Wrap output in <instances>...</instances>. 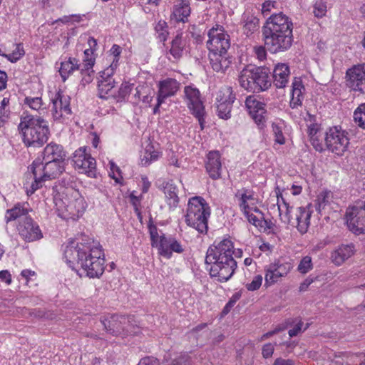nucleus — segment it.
Returning a JSON list of instances; mask_svg holds the SVG:
<instances>
[{"label":"nucleus","instance_id":"1","mask_svg":"<svg viewBox=\"0 0 365 365\" xmlns=\"http://www.w3.org/2000/svg\"><path fill=\"white\" fill-rule=\"evenodd\" d=\"M262 31L264 45L272 53L287 51L292 45V22L282 12L272 14Z\"/></svg>","mask_w":365,"mask_h":365},{"label":"nucleus","instance_id":"2","mask_svg":"<svg viewBox=\"0 0 365 365\" xmlns=\"http://www.w3.org/2000/svg\"><path fill=\"white\" fill-rule=\"evenodd\" d=\"M233 244L227 239L217 245H211L207 250L205 263L211 264L210 274L217 277L220 282H227L233 275L237 262L233 257Z\"/></svg>","mask_w":365,"mask_h":365},{"label":"nucleus","instance_id":"3","mask_svg":"<svg viewBox=\"0 0 365 365\" xmlns=\"http://www.w3.org/2000/svg\"><path fill=\"white\" fill-rule=\"evenodd\" d=\"M208 36L207 46L212 68L216 72L223 73L231 63L227 56V49L230 47V36L222 26L217 25L209 31Z\"/></svg>","mask_w":365,"mask_h":365},{"label":"nucleus","instance_id":"4","mask_svg":"<svg viewBox=\"0 0 365 365\" xmlns=\"http://www.w3.org/2000/svg\"><path fill=\"white\" fill-rule=\"evenodd\" d=\"M18 130L26 147H41L50 134L48 122L38 115H21Z\"/></svg>","mask_w":365,"mask_h":365},{"label":"nucleus","instance_id":"5","mask_svg":"<svg viewBox=\"0 0 365 365\" xmlns=\"http://www.w3.org/2000/svg\"><path fill=\"white\" fill-rule=\"evenodd\" d=\"M68 251V257H65L69 266L73 269V264L76 262L81 267L83 274L90 277L95 278L101 276L104 272V254L102 249H94L86 252Z\"/></svg>","mask_w":365,"mask_h":365},{"label":"nucleus","instance_id":"6","mask_svg":"<svg viewBox=\"0 0 365 365\" xmlns=\"http://www.w3.org/2000/svg\"><path fill=\"white\" fill-rule=\"evenodd\" d=\"M269 73L268 68L248 65L240 72L239 83L248 91H263L268 89L272 84Z\"/></svg>","mask_w":365,"mask_h":365},{"label":"nucleus","instance_id":"7","mask_svg":"<svg viewBox=\"0 0 365 365\" xmlns=\"http://www.w3.org/2000/svg\"><path fill=\"white\" fill-rule=\"evenodd\" d=\"M210 215V209L205 200L200 196L193 197L187 204L185 222L200 233H207V220Z\"/></svg>","mask_w":365,"mask_h":365},{"label":"nucleus","instance_id":"8","mask_svg":"<svg viewBox=\"0 0 365 365\" xmlns=\"http://www.w3.org/2000/svg\"><path fill=\"white\" fill-rule=\"evenodd\" d=\"M35 160L29 168L34 175V181L31 188V193L42 186V182L46 180L56 179L65 170V162Z\"/></svg>","mask_w":365,"mask_h":365},{"label":"nucleus","instance_id":"9","mask_svg":"<svg viewBox=\"0 0 365 365\" xmlns=\"http://www.w3.org/2000/svg\"><path fill=\"white\" fill-rule=\"evenodd\" d=\"M281 198L286 209L285 215L282 216L281 205L279 204V200L278 199L277 205L281 220L285 224L292 225L293 226L296 224V227L301 234L306 233L310 224L311 212L305 207H299L297 208L296 218L293 219L289 215L291 210H292V207H290L282 197Z\"/></svg>","mask_w":365,"mask_h":365},{"label":"nucleus","instance_id":"10","mask_svg":"<svg viewBox=\"0 0 365 365\" xmlns=\"http://www.w3.org/2000/svg\"><path fill=\"white\" fill-rule=\"evenodd\" d=\"M324 141L327 149L339 156L345 153L349 144L347 133L337 127L329 128L326 132Z\"/></svg>","mask_w":365,"mask_h":365},{"label":"nucleus","instance_id":"11","mask_svg":"<svg viewBox=\"0 0 365 365\" xmlns=\"http://www.w3.org/2000/svg\"><path fill=\"white\" fill-rule=\"evenodd\" d=\"M185 100L192 114L198 120L201 129L204 128L205 107L200 99L199 90L191 86L184 88Z\"/></svg>","mask_w":365,"mask_h":365},{"label":"nucleus","instance_id":"12","mask_svg":"<svg viewBox=\"0 0 365 365\" xmlns=\"http://www.w3.org/2000/svg\"><path fill=\"white\" fill-rule=\"evenodd\" d=\"M346 220L353 233H365V200L346 210Z\"/></svg>","mask_w":365,"mask_h":365},{"label":"nucleus","instance_id":"13","mask_svg":"<svg viewBox=\"0 0 365 365\" xmlns=\"http://www.w3.org/2000/svg\"><path fill=\"white\" fill-rule=\"evenodd\" d=\"M235 94L231 86L222 87L217 93V115L222 119H229L231 117L232 103L235 100Z\"/></svg>","mask_w":365,"mask_h":365},{"label":"nucleus","instance_id":"14","mask_svg":"<svg viewBox=\"0 0 365 365\" xmlns=\"http://www.w3.org/2000/svg\"><path fill=\"white\" fill-rule=\"evenodd\" d=\"M75 168L80 172L92 177L95 175L96 160L86 153V148L82 147L75 151L73 156Z\"/></svg>","mask_w":365,"mask_h":365},{"label":"nucleus","instance_id":"15","mask_svg":"<svg viewBox=\"0 0 365 365\" xmlns=\"http://www.w3.org/2000/svg\"><path fill=\"white\" fill-rule=\"evenodd\" d=\"M347 85L354 91L365 94V63L354 66L346 71Z\"/></svg>","mask_w":365,"mask_h":365},{"label":"nucleus","instance_id":"16","mask_svg":"<svg viewBox=\"0 0 365 365\" xmlns=\"http://www.w3.org/2000/svg\"><path fill=\"white\" fill-rule=\"evenodd\" d=\"M292 265L289 262L280 261L271 263L265 268V285L270 286L278 282L279 279L285 277L290 271Z\"/></svg>","mask_w":365,"mask_h":365},{"label":"nucleus","instance_id":"17","mask_svg":"<svg viewBox=\"0 0 365 365\" xmlns=\"http://www.w3.org/2000/svg\"><path fill=\"white\" fill-rule=\"evenodd\" d=\"M23 217L17 226L19 233L22 238L26 242H33L41 239L43 235L38 225L34 224L29 216Z\"/></svg>","mask_w":365,"mask_h":365},{"label":"nucleus","instance_id":"18","mask_svg":"<svg viewBox=\"0 0 365 365\" xmlns=\"http://www.w3.org/2000/svg\"><path fill=\"white\" fill-rule=\"evenodd\" d=\"M79 242L74 245L73 242H71L66 246L64 250V257H68V251H76V253H80V252H89L94 249H101V246L98 242H95L89 236L82 234L78 239Z\"/></svg>","mask_w":365,"mask_h":365},{"label":"nucleus","instance_id":"19","mask_svg":"<svg viewBox=\"0 0 365 365\" xmlns=\"http://www.w3.org/2000/svg\"><path fill=\"white\" fill-rule=\"evenodd\" d=\"M70 97L64 95L63 92L59 90L52 98V112L56 118L61 117L63 113L70 114L71 110L70 108Z\"/></svg>","mask_w":365,"mask_h":365},{"label":"nucleus","instance_id":"20","mask_svg":"<svg viewBox=\"0 0 365 365\" xmlns=\"http://www.w3.org/2000/svg\"><path fill=\"white\" fill-rule=\"evenodd\" d=\"M205 168L210 178L217 180L221 177L222 163L218 151H210L207 155Z\"/></svg>","mask_w":365,"mask_h":365},{"label":"nucleus","instance_id":"21","mask_svg":"<svg viewBox=\"0 0 365 365\" xmlns=\"http://www.w3.org/2000/svg\"><path fill=\"white\" fill-rule=\"evenodd\" d=\"M125 315L113 314L109 317L101 319V322L106 332L117 336L122 334L121 324L125 322Z\"/></svg>","mask_w":365,"mask_h":365},{"label":"nucleus","instance_id":"22","mask_svg":"<svg viewBox=\"0 0 365 365\" xmlns=\"http://www.w3.org/2000/svg\"><path fill=\"white\" fill-rule=\"evenodd\" d=\"M43 160L65 162L66 152L63 147L56 143H48L43 151Z\"/></svg>","mask_w":365,"mask_h":365},{"label":"nucleus","instance_id":"23","mask_svg":"<svg viewBox=\"0 0 365 365\" xmlns=\"http://www.w3.org/2000/svg\"><path fill=\"white\" fill-rule=\"evenodd\" d=\"M158 96L159 98L165 100L173 96L180 88V83L175 78H168L159 81Z\"/></svg>","mask_w":365,"mask_h":365},{"label":"nucleus","instance_id":"24","mask_svg":"<svg viewBox=\"0 0 365 365\" xmlns=\"http://www.w3.org/2000/svg\"><path fill=\"white\" fill-rule=\"evenodd\" d=\"M289 68L286 63H278L273 71V83L277 88H283L288 83Z\"/></svg>","mask_w":365,"mask_h":365},{"label":"nucleus","instance_id":"25","mask_svg":"<svg viewBox=\"0 0 365 365\" xmlns=\"http://www.w3.org/2000/svg\"><path fill=\"white\" fill-rule=\"evenodd\" d=\"M70 191L71 192V195L73 200L70 201L66 205V210L72 215H77L78 217L85 211L86 203L84 200V198L78 191L73 190L72 189Z\"/></svg>","mask_w":365,"mask_h":365},{"label":"nucleus","instance_id":"26","mask_svg":"<svg viewBox=\"0 0 365 365\" xmlns=\"http://www.w3.org/2000/svg\"><path fill=\"white\" fill-rule=\"evenodd\" d=\"M292 98L289 102V106L292 108H297L298 106H302L303 99V93L305 90L300 78H294L292 84Z\"/></svg>","mask_w":365,"mask_h":365},{"label":"nucleus","instance_id":"27","mask_svg":"<svg viewBox=\"0 0 365 365\" xmlns=\"http://www.w3.org/2000/svg\"><path fill=\"white\" fill-rule=\"evenodd\" d=\"M354 249L352 244L339 246L331 254L332 262L336 265H341L354 254Z\"/></svg>","mask_w":365,"mask_h":365},{"label":"nucleus","instance_id":"28","mask_svg":"<svg viewBox=\"0 0 365 365\" xmlns=\"http://www.w3.org/2000/svg\"><path fill=\"white\" fill-rule=\"evenodd\" d=\"M185 47V41L182 38V33H178L170 42V48L168 52L173 58L174 61H178L182 56Z\"/></svg>","mask_w":365,"mask_h":365},{"label":"nucleus","instance_id":"29","mask_svg":"<svg viewBox=\"0 0 365 365\" xmlns=\"http://www.w3.org/2000/svg\"><path fill=\"white\" fill-rule=\"evenodd\" d=\"M190 14V7L189 4L181 0V2L175 5L171 15V20H175L177 22L185 23L187 21L188 17Z\"/></svg>","mask_w":365,"mask_h":365},{"label":"nucleus","instance_id":"30","mask_svg":"<svg viewBox=\"0 0 365 365\" xmlns=\"http://www.w3.org/2000/svg\"><path fill=\"white\" fill-rule=\"evenodd\" d=\"M245 216L247 217L249 222L255 225L260 231L266 232L271 229L272 227V223L271 221L265 220L264 215L258 216L253 214L252 212H250L247 213V215Z\"/></svg>","mask_w":365,"mask_h":365},{"label":"nucleus","instance_id":"31","mask_svg":"<svg viewBox=\"0 0 365 365\" xmlns=\"http://www.w3.org/2000/svg\"><path fill=\"white\" fill-rule=\"evenodd\" d=\"M168 204L170 208H175L179 202L177 187L171 182H168L163 187Z\"/></svg>","mask_w":365,"mask_h":365},{"label":"nucleus","instance_id":"32","mask_svg":"<svg viewBox=\"0 0 365 365\" xmlns=\"http://www.w3.org/2000/svg\"><path fill=\"white\" fill-rule=\"evenodd\" d=\"M78 61L75 58H69L68 61L61 63L59 72L63 81H65L73 71L79 69Z\"/></svg>","mask_w":365,"mask_h":365},{"label":"nucleus","instance_id":"33","mask_svg":"<svg viewBox=\"0 0 365 365\" xmlns=\"http://www.w3.org/2000/svg\"><path fill=\"white\" fill-rule=\"evenodd\" d=\"M23 217H28V210L20 205H17L13 208L7 210L5 220L7 223L16 219H18L19 222L23 220Z\"/></svg>","mask_w":365,"mask_h":365},{"label":"nucleus","instance_id":"34","mask_svg":"<svg viewBox=\"0 0 365 365\" xmlns=\"http://www.w3.org/2000/svg\"><path fill=\"white\" fill-rule=\"evenodd\" d=\"M94 59H87L85 61L83 68L81 69V74L82 76L81 84L86 86L90 83L93 79V70Z\"/></svg>","mask_w":365,"mask_h":365},{"label":"nucleus","instance_id":"35","mask_svg":"<svg viewBox=\"0 0 365 365\" xmlns=\"http://www.w3.org/2000/svg\"><path fill=\"white\" fill-rule=\"evenodd\" d=\"M245 24L243 26L244 34L247 36L252 34L259 28V20L253 15H247L244 17Z\"/></svg>","mask_w":365,"mask_h":365},{"label":"nucleus","instance_id":"36","mask_svg":"<svg viewBox=\"0 0 365 365\" xmlns=\"http://www.w3.org/2000/svg\"><path fill=\"white\" fill-rule=\"evenodd\" d=\"M170 241L171 238H167L163 234L160 236L158 245L154 247L158 248V254L168 259L170 258L172 256V252H170Z\"/></svg>","mask_w":365,"mask_h":365},{"label":"nucleus","instance_id":"37","mask_svg":"<svg viewBox=\"0 0 365 365\" xmlns=\"http://www.w3.org/2000/svg\"><path fill=\"white\" fill-rule=\"evenodd\" d=\"M245 105L250 115L257 113L259 109H264L265 105L262 102L258 101L254 96H250L247 97L245 101Z\"/></svg>","mask_w":365,"mask_h":365},{"label":"nucleus","instance_id":"38","mask_svg":"<svg viewBox=\"0 0 365 365\" xmlns=\"http://www.w3.org/2000/svg\"><path fill=\"white\" fill-rule=\"evenodd\" d=\"M115 80H105L98 81V96L101 98H107L109 91L114 88Z\"/></svg>","mask_w":365,"mask_h":365},{"label":"nucleus","instance_id":"39","mask_svg":"<svg viewBox=\"0 0 365 365\" xmlns=\"http://www.w3.org/2000/svg\"><path fill=\"white\" fill-rule=\"evenodd\" d=\"M158 158V153L153 150L152 145H148L141 158V164L144 166L149 165L152 162L156 160Z\"/></svg>","mask_w":365,"mask_h":365},{"label":"nucleus","instance_id":"40","mask_svg":"<svg viewBox=\"0 0 365 365\" xmlns=\"http://www.w3.org/2000/svg\"><path fill=\"white\" fill-rule=\"evenodd\" d=\"M327 2L326 0H317L313 5V14L317 18H322L327 12Z\"/></svg>","mask_w":365,"mask_h":365},{"label":"nucleus","instance_id":"41","mask_svg":"<svg viewBox=\"0 0 365 365\" xmlns=\"http://www.w3.org/2000/svg\"><path fill=\"white\" fill-rule=\"evenodd\" d=\"M16 46V48L11 53L2 55V56L6 58L11 63H16L25 54L22 43H17Z\"/></svg>","mask_w":365,"mask_h":365},{"label":"nucleus","instance_id":"42","mask_svg":"<svg viewBox=\"0 0 365 365\" xmlns=\"http://www.w3.org/2000/svg\"><path fill=\"white\" fill-rule=\"evenodd\" d=\"M155 30L158 34V38L160 41L165 42L168 36V24L165 21H159L155 26Z\"/></svg>","mask_w":365,"mask_h":365},{"label":"nucleus","instance_id":"43","mask_svg":"<svg viewBox=\"0 0 365 365\" xmlns=\"http://www.w3.org/2000/svg\"><path fill=\"white\" fill-rule=\"evenodd\" d=\"M354 119L358 125L365 129V103L359 105L354 113Z\"/></svg>","mask_w":365,"mask_h":365},{"label":"nucleus","instance_id":"44","mask_svg":"<svg viewBox=\"0 0 365 365\" xmlns=\"http://www.w3.org/2000/svg\"><path fill=\"white\" fill-rule=\"evenodd\" d=\"M332 198V193L328 191L322 192L317 197V210L320 212L324 209L325 205L329 202Z\"/></svg>","mask_w":365,"mask_h":365},{"label":"nucleus","instance_id":"45","mask_svg":"<svg viewBox=\"0 0 365 365\" xmlns=\"http://www.w3.org/2000/svg\"><path fill=\"white\" fill-rule=\"evenodd\" d=\"M148 230L150 235L151 246L153 247L158 245V242L160 240V236L158 232V228L156 225L153 224V220L150 217L148 223Z\"/></svg>","mask_w":365,"mask_h":365},{"label":"nucleus","instance_id":"46","mask_svg":"<svg viewBox=\"0 0 365 365\" xmlns=\"http://www.w3.org/2000/svg\"><path fill=\"white\" fill-rule=\"evenodd\" d=\"M312 258L309 256L304 257L297 267L298 271L302 274H306L312 269Z\"/></svg>","mask_w":365,"mask_h":365},{"label":"nucleus","instance_id":"47","mask_svg":"<svg viewBox=\"0 0 365 365\" xmlns=\"http://www.w3.org/2000/svg\"><path fill=\"white\" fill-rule=\"evenodd\" d=\"M133 87V84H130L128 82L123 83L118 90V98L121 101L125 100L130 93Z\"/></svg>","mask_w":365,"mask_h":365},{"label":"nucleus","instance_id":"48","mask_svg":"<svg viewBox=\"0 0 365 365\" xmlns=\"http://www.w3.org/2000/svg\"><path fill=\"white\" fill-rule=\"evenodd\" d=\"M24 103L28 105L31 109L38 110L42 106V100L41 98L39 97H26Z\"/></svg>","mask_w":365,"mask_h":365},{"label":"nucleus","instance_id":"49","mask_svg":"<svg viewBox=\"0 0 365 365\" xmlns=\"http://www.w3.org/2000/svg\"><path fill=\"white\" fill-rule=\"evenodd\" d=\"M240 297L241 294L240 292L235 293L225 306L224 309H222V314L224 315L227 314L230 312L232 307L235 305L237 301L240 299Z\"/></svg>","mask_w":365,"mask_h":365},{"label":"nucleus","instance_id":"50","mask_svg":"<svg viewBox=\"0 0 365 365\" xmlns=\"http://www.w3.org/2000/svg\"><path fill=\"white\" fill-rule=\"evenodd\" d=\"M115 67L116 64H115V66L111 64L109 67L101 71L100 73V78H98V81L114 80L113 75Z\"/></svg>","mask_w":365,"mask_h":365},{"label":"nucleus","instance_id":"51","mask_svg":"<svg viewBox=\"0 0 365 365\" xmlns=\"http://www.w3.org/2000/svg\"><path fill=\"white\" fill-rule=\"evenodd\" d=\"M266 113V110L264 109H259V110L257 111V113H254L251 114V117L255 120V122L259 125V126H263L264 123L265 122V116L264 114Z\"/></svg>","mask_w":365,"mask_h":365},{"label":"nucleus","instance_id":"52","mask_svg":"<svg viewBox=\"0 0 365 365\" xmlns=\"http://www.w3.org/2000/svg\"><path fill=\"white\" fill-rule=\"evenodd\" d=\"M133 317L130 316H125V322L122 323V334H128L131 333L132 328L133 327Z\"/></svg>","mask_w":365,"mask_h":365},{"label":"nucleus","instance_id":"53","mask_svg":"<svg viewBox=\"0 0 365 365\" xmlns=\"http://www.w3.org/2000/svg\"><path fill=\"white\" fill-rule=\"evenodd\" d=\"M272 130L275 136V142L280 145L284 144L285 139L281 128L276 124H272Z\"/></svg>","mask_w":365,"mask_h":365},{"label":"nucleus","instance_id":"54","mask_svg":"<svg viewBox=\"0 0 365 365\" xmlns=\"http://www.w3.org/2000/svg\"><path fill=\"white\" fill-rule=\"evenodd\" d=\"M262 282V277L261 275H257L254 277L251 283H248L246 284V288L249 291H255L260 287Z\"/></svg>","mask_w":365,"mask_h":365},{"label":"nucleus","instance_id":"55","mask_svg":"<svg viewBox=\"0 0 365 365\" xmlns=\"http://www.w3.org/2000/svg\"><path fill=\"white\" fill-rule=\"evenodd\" d=\"M88 43L90 46L89 48H87L84 51V54H85V56H86V58L84 60V61L87 59H93L92 58H89V56L93 53V51L96 50V47L97 46V41L96 40L93 38V37H90L88 40Z\"/></svg>","mask_w":365,"mask_h":365},{"label":"nucleus","instance_id":"56","mask_svg":"<svg viewBox=\"0 0 365 365\" xmlns=\"http://www.w3.org/2000/svg\"><path fill=\"white\" fill-rule=\"evenodd\" d=\"M190 357L188 354H181L179 357L174 359L171 365H190Z\"/></svg>","mask_w":365,"mask_h":365},{"label":"nucleus","instance_id":"57","mask_svg":"<svg viewBox=\"0 0 365 365\" xmlns=\"http://www.w3.org/2000/svg\"><path fill=\"white\" fill-rule=\"evenodd\" d=\"M266 46H255L254 50L255 53L257 57V58L260 61H262L266 58L267 56V51H266Z\"/></svg>","mask_w":365,"mask_h":365},{"label":"nucleus","instance_id":"58","mask_svg":"<svg viewBox=\"0 0 365 365\" xmlns=\"http://www.w3.org/2000/svg\"><path fill=\"white\" fill-rule=\"evenodd\" d=\"M110 51L114 56V59L112 63L113 66H115V64L117 65V62L118 61L119 59V56L121 53V48L117 44H114L112 46Z\"/></svg>","mask_w":365,"mask_h":365},{"label":"nucleus","instance_id":"59","mask_svg":"<svg viewBox=\"0 0 365 365\" xmlns=\"http://www.w3.org/2000/svg\"><path fill=\"white\" fill-rule=\"evenodd\" d=\"M274 352V346L272 344H266L262 347V356L264 358H269L272 356V354Z\"/></svg>","mask_w":365,"mask_h":365},{"label":"nucleus","instance_id":"60","mask_svg":"<svg viewBox=\"0 0 365 365\" xmlns=\"http://www.w3.org/2000/svg\"><path fill=\"white\" fill-rule=\"evenodd\" d=\"M170 248L171 252L182 253L183 252L181 245L174 238H171Z\"/></svg>","mask_w":365,"mask_h":365},{"label":"nucleus","instance_id":"61","mask_svg":"<svg viewBox=\"0 0 365 365\" xmlns=\"http://www.w3.org/2000/svg\"><path fill=\"white\" fill-rule=\"evenodd\" d=\"M310 140L312 145L317 151L322 153L325 150L323 144L321 142H319V140L317 138V137L312 136Z\"/></svg>","mask_w":365,"mask_h":365},{"label":"nucleus","instance_id":"62","mask_svg":"<svg viewBox=\"0 0 365 365\" xmlns=\"http://www.w3.org/2000/svg\"><path fill=\"white\" fill-rule=\"evenodd\" d=\"M0 280L8 285L11 283V275L8 270L0 271Z\"/></svg>","mask_w":365,"mask_h":365},{"label":"nucleus","instance_id":"63","mask_svg":"<svg viewBox=\"0 0 365 365\" xmlns=\"http://www.w3.org/2000/svg\"><path fill=\"white\" fill-rule=\"evenodd\" d=\"M303 322L299 321L297 324L291 329L289 330V335L290 337L297 336L302 330Z\"/></svg>","mask_w":365,"mask_h":365},{"label":"nucleus","instance_id":"64","mask_svg":"<svg viewBox=\"0 0 365 365\" xmlns=\"http://www.w3.org/2000/svg\"><path fill=\"white\" fill-rule=\"evenodd\" d=\"M273 365H294V361L291 359L277 358L275 359Z\"/></svg>","mask_w":365,"mask_h":365}]
</instances>
